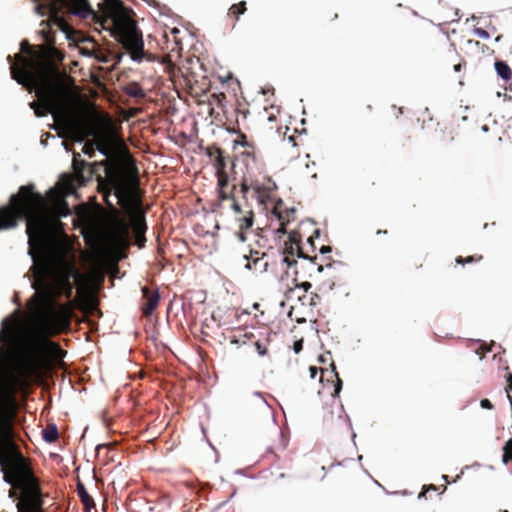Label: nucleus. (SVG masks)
I'll return each instance as SVG.
<instances>
[{
    "label": "nucleus",
    "instance_id": "c9c22d12",
    "mask_svg": "<svg viewBox=\"0 0 512 512\" xmlns=\"http://www.w3.org/2000/svg\"><path fill=\"white\" fill-rule=\"evenodd\" d=\"M255 348H256L258 354L261 356H265L268 353V349H267L266 345L260 343L259 341L255 342Z\"/></svg>",
    "mask_w": 512,
    "mask_h": 512
},
{
    "label": "nucleus",
    "instance_id": "a19ab883",
    "mask_svg": "<svg viewBox=\"0 0 512 512\" xmlns=\"http://www.w3.org/2000/svg\"><path fill=\"white\" fill-rule=\"evenodd\" d=\"M21 51L23 53L31 54L32 53V47L29 45L27 41H23L21 43Z\"/></svg>",
    "mask_w": 512,
    "mask_h": 512
},
{
    "label": "nucleus",
    "instance_id": "864d4df0",
    "mask_svg": "<svg viewBox=\"0 0 512 512\" xmlns=\"http://www.w3.org/2000/svg\"><path fill=\"white\" fill-rule=\"evenodd\" d=\"M240 137H241V141H240L239 143L244 147V144H245V143H248V142L246 141V136H245L244 134H241V136H240Z\"/></svg>",
    "mask_w": 512,
    "mask_h": 512
},
{
    "label": "nucleus",
    "instance_id": "13d9d810",
    "mask_svg": "<svg viewBox=\"0 0 512 512\" xmlns=\"http://www.w3.org/2000/svg\"><path fill=\"white\" fill-rule=\"evenodd\" d=\"M4 353H5V351H4L3 347L0 346V355L4 354Z\"/></svg>",
    "mask_w": 512,
    "mask_h": 512
},
{
    "label": "nucleus",
    "instance_id": "b1692460",
    "mask_svg": "<svg viewBox=\"0 0 512 512\" xmlns=\"http://www.w3.org/2000/svg\"><path fill=\"white\" fill-rule=\"evenodd\" d=\"M300 287L303 288L306 293H308L309 290L312 288V284L310 282L305 281L300 284ZM299 299L302 301L303 304L308 303L310 306H316L318 295L313 293L305 294L299 297Z\"/></svg>",
    "mask_w": 512,
    "mask_h": 512
},
{
    "label": "nucleus",
    "instance_id": "e2e57ef3",
    "mask_svg": "<svg viewBox=\"0 0 512 512\" xmlns=\"http://www.w3.org/2000/svg\"><path fill=\"white\" fill-rule=\"evenodd\" d=\"M500 512H508L507 510H500Z\"/></svg>",
    "mask_w": 512,
    "mask_h": 512
},
{
    "label": "nucleus",
    "instance_id": "5701e85b",
    "mask_svg": "<svg viewBox=\"0 0 512 512\" xmlns=\"http://www.w3.org/2000/svg\"><path fill=\"white\" fill-rule=\"evenodd\" d=\"M88 166H92V164H89L86 161L82 160L78 152H73L72 167L77 178H83V171Z\"/></svg>",
    "mask_w": 512,
    "mask_h": 512
},
{
    "label": "nucleus",
    "instance_id": "bb28decb",
    "mask_svg": "<svg viewBox=\"0 0 512 512\" xmlns=\"http://www.w3.org/2000/svg\"><path fill=\"white\" fill-rule=\"evenodd\" d=\"M247 10L246 2L240 1L239 3L233 4L228 10V16L233 17L236 21L239 16L244 14Z\"/></svg>",
    "mask_w": 512,
    "mask_h": 512
},
{
    "label": "nucleus",
    "instance_id": "4c0bfd02",
    "mask_svg": "<svg viewBox=\"0 0 512 512\" xmlns=\"http://www.w3.org/2000/svg\"><path fill=\"white\" fill-rule=\"evenodd\" d=\"M437 487L433 484L424 486L422 492L419 494V498L425 497L426 493L430 490L437 491Z\"/></svg>",
    "mask_w": 512,
    "mask_h": 512
},
{
    "label": "nucleus",
    "instance_id": "c756f323",
    "mask_svg": "<svg viewBox=\"0 0 512 512\" xmlns=\"http://www.w3.org/2000/svg\"><path fill=\"white\" fill-rule=\"evenodd\" d=\"M62 184L68 193H72L75 190V178L71 175H63L61 177Z\"/></svg>",
    "mask_w": 512,
    "mask_h": 512
},
{
    "label": "nucleus",
    "instance_id": "72a5a7b5",
    "mask_svg": "<svg viewBox=\"0 0 512 512\" xmlns=\"http://www.w3.org/2000/svg\"><path fill=\"white\" fill-rule=\"evenodd\" d=\"M127 92L130 96H133V97H143L144 96L142 89L137 85L130 87Z\"/></svg>",
    "mask_w": 512,
    "mask_h": 512
},
{
    "label": "nucleus",
    "instance_id": "680f3d73",
    "mask_svg": "<svg viewBox=\"0 0 512 512\" xmlns=\"http://www.w3.org/2000/svg\"><path fill=\"white\" fill-rule=\"evenodd\" d=\"M304 321H305L304 319H301V320L299 319L298 323H301V322H304Z\"/></svg>",
    "mask_w": 512,
    "mask_h": 512
},
{
    "label": "nucleus",
    "instance_id": "aec40b11",
    "mask_svg": "<svg viewBox=\"0 0 512 512\" xmlns=\"http://www.w3.org/2000/svg\"><path fill=\"white\" fill-rule=\"evenodd\" d=\"M0 343H7L13 340L16 332V320L5 318L1 323Z\"/></svg>",
    "mask_w": 512,
    "mask_h": 512
},
{
    "label": "nucleus",
    "instance_id": "20e7f679",
    "mask_svg": "<svg viewBox=\"0 0 512 512\" xmlns=\"http://www.w3.org/2000/svg\"><path fill=\"white\" fill-rule=\"evenodd\" d=\"M27 222L29 242L41 241L48 230V214L45 198L34 191V185H23L10 198V204L0 208V229L16 226L18 219Z\"/></svg>",
    "mask_w": 512,
    "mask_h": 512
},
{
    "label": "nucleus",
    "instance_id": "f3484780",
    "mask_svg": "<svg viewBox=\"0 0 512 512\" xmlns=\"http://www.w3.org/2000/svg\"><path fill=\"white\" fill-rule=\"evenodd\" d=\"M72 139L76 142H83L86 137L96 134V118L89 119L85 123L71 124Z\"/></svg>",
    "mask_w": 512,
    "mask_h": 512
},
{
    "label": "nucleus",
    "instance_id": "4468645a",
    "mask_svg": "<svg viewBox=\"0 0 512 512\" xmlns=\"http://www.w3.org/2000/svg\"><path fill=\"white\" fill-rule=\"evenodd\" d=\"M272 214L276 217L279 226L277 232L286 233L287 225L295 220L296 210L293 207H287L282 200H278L272 209Z\"/></svg>",
    "mask_w": 512,
    "mask_h": 512
},
{
    "label": "nucleus",
    "instance_id": "ddd939ff",
    "mask_svg": "<svg viewBox=\"0 0 512 512\" xmlns=\"http://www.w3.org/2000/svg\"><path fill=\"white\" fill-rule=\"evenodd\" d=\"M92 137L94 142H96L97 150L106 157L109 156L114 147L115 138L109 118L103 127H101L98 119H96V134L92 135Z\"/></svg>",
    "mask_w": 512,
    "mask_h": 512
},
{
    "label": "nucleus",
    "instance_id": "2eb2a0df",
    "mask_svg": "<svg viewBox=\"0 0 512 512\" xmlns=\"http://www.w3.org/2000/svg\"><path fill=\"white\" fill-rule=\"evenodd\" d=\"M119 178H127L130 180L135 179L138 182V179L136 176H130V175H116L115 177H113L111 179V181H107L104 178H102L101 176L98 177L99 191L103 195L104 202L110 209H112L114 211H116V208H115V205L113 204V202L110 201V196H111L112 191L115 192V183H116L117 179H119ZM114 196H116V193H114ZM115 198L117 199V197H115Z\"/></svg>",
    "mask_w": 512,
    "mask_h": 512
},
{
    "label": "nucleus",
    "instance_id": "5fc2aeb1",
    "mask_svg": "<svg viewBox=\"0 0 512 512\" xmlns=\"http://www.w3.org/2000/svg\"><path fill=\"white\" fill-rule=\"evenodd\" d=\"M307 243H309L312 247H314V240H313V236H309L307 238Z\"/></svg>",
    "mask_w": 512,
    "mask_h": 512
},
{
    "label": "nucleus",
    "instance_id": "473e14b6",
    "mask_svg": "<svg viewBox=\"0 0 512 512\" xmlns=\"http://www.w3.org/2000/svg\"><path fill=\"white\" fill-rule=\"evenodd\" d=\"M96 164H97V163H94L93 165H96ZM98 164H99L100 166L105 167V169H106V174H107V176L109 177V180H108V181H111V179L117 175V174H114V175H112V174H111V169H112V168H111V165H110V161H109L107 158H106V159H104V160H102V161H100ZM118 175H128V174H127V173H119Z\"/></svg>",
    "mask_w": 512,
    "mask_h": 512
},
{
    "label": "nucleus",
    "instance_id": "a211bd4d",
    "mask_svg": "<svg viewBox=\"0 0 512 512\" xmlns=\"http://www.w3.org/2000/svg\"><path fill=\"white\" fill-rule=\"evenodd\" d=\"M142 313L145 317L150 316L153 311L157 308L160 295L157 290H150L148 287L142 288Z\"/></svg>",
    "mask_w": 512,
    "mask_h": 512
},
{
    "label": "nucleus",
    "instance_id": "412c9836",
    "mask_svg": "<svg viewBox=\"0 0 512 512\" xmlns=\"http://www.w3.org/2000/svg\"><path fill=\"white\" fill-rule=\"evenodd\" d=\"M48 16H49L48 20H43L40 23V26L42 27L40 30V34L44 40L43 45H48L49 40H55V34H54V31L52 30V26H56V25L53 23L51 16L50 15H48Z\"/></svg>",
    "mask_w": 512,
    "mask_h": 512
},
{
    "label": "nucleus",
    "instance_id": "0eeeda50",
    "mask_svg": "<svg viewBox=\"0 0 512 512\" xmlns=\"http://www.w3.org/2000/svg\"><path fill=\"white\" fill-rule=\"evenodd\" d=\"M240 161L246 168V175L241 182V193L243 198L251 196L259 204H265L275 188L274 182L267 179V182H260L253 177L261 175L266 171L263 157L256 151L254 145L245 143L244 150L240 153Z\"/></svg>",
    "mask_w": 512,
    "mask_h": 512
},
{
    "label": "nucleus",
    "instance_id": "bf43d9fd",
    "mask_svg": "<svg viewBox=\"0 0 512 512\" xmlns=\"http://www.w3.org/2000/svg\"><path fill=\"white\" fill-rule=\"evenodd\" d=\"M377 233H378V234H380V233H384V234H386V233H387V230H384V231H382V230H378V232H377Z\"/></svg>",
    "mask_w": 512,
    "mask_h": 512
},
{
    "label": "nucleus",
    "instance_id": "09e8293b",
    "mask_svg": "<svg viewBox=\"0 0 512 512\" xmlns=\"http://www.w3.org/2000/svg\"><path fill=\"white\" fill-rule=\"evenodd\" d=\"M82 53H83V54H87V55H89V56L94 55L96 58H98V59H99V57H98L97 55H95V51L90 52V51L86 50L85 48H83V49H82ZM100 60H101V61H104V62L106 61L105 59H101V58H100Z\"/></svg>",
    "mask_w": 512,
    "mask_h": 512
},
{
    "label": "nucleus",
    "instance_id": "052dcab7",
    "mask_svg": "<svg viewBox=\"0 0 512 512\" xmlns=\"http://www.w3.org/2000/svg\"><path fill=\"white\" fill-rule=\"evenodd\" d=\"M172 32H173V33H178V32H179V30H178L177 28H174Z\"/></svg>",
    "mask_w": 512,
    "mask_h": 512
},
{
    "label": "nucleus",
    "instance_id": "1a4fd4ad",
    "mask_svg": "<svg viewBox=\"0 0 512 512\" xmlns=\"http://www.w3.org/2000/svg\"><path fill=\"white\" fill-rule=\"evenodd\" d=\"M32 90H36L40 102H31L30 107L34 110L37 117H44L52 114L56 117L66 111L69 99V90L67 87L53 86V83H39Z\"/></svg>",
    "mask_w": 512,
    "mask_h": 512
},
{
    "label": "nucleus",
    "instance_id": "a878e982",
    "mask_svg": "<svg viewBox=\"0 0 512 512\" xmlns=\"http://www.w3.org/2000/svg\"><path fill=\"white\" fill-rule=\"evenodd\" d=\"M495 69L497 71V74L504 80H510L512 77V70L508 66V64L504 61H496L495 62Z\"/></svg>",
    "mask_w": 512,
    "mask_h": 512
},
{
    "label": "nucleus",
    "instance_id": "7c9ffc66",
    "mask_svg": "<svg viewBox=\"0 0 512 512\" xmlns=\"http://www.w3.org/2000/svg\"><path fill=\"white\" fill-rule=\"evenodd\" d=\"M96 142H94V140H88L84 143V146H83V153L85 155H87L88 157L92 158L95 156V151L97 150L96 148Z\"/></svg>",
    "mask_w": 512,
    "mask_h": 512
},
{
    "label": "nucleus",
    "instance_id": "ea45409f",
    "mask_svg": "<svg viewBox=\"0 0 512 512\" xmlns=\"http://www.w3.org/2000/svg\"><path fill=\"white\" fill-rule=\"evenodd\" d=\"M136 244L141 248L146 242L145 234L135 235Z\"/></svg>",
    "mask_w": 512,
    "mask_h": 512
},
{
    "label": "nucleus",
    "instance_id": "8fccbe9b",
    "mask_svg": "<svg viewBox=\"0 0 512 512\" xmlns=\"http://www.w3.org/2000/svg\"><path fill=\"white\" fill-rule=\"evenodd\" d=\"M213 96L217 98L219 104H221L222 100L226 99V95L224 93H220L218 95L214 94Z\"/></svg>",
    "mask_w": 512,
    "mask_h": 512
},
{
    "label": "nucleus",
    "instance_id": "423d86ee",
    "mask_svg": "<svg viewBox=\"0 0 512 512\" xmlns=\"http://www.w3.org/2000/svg\"><path fill=\"white\" fill-rule=\"evenodd\" d=\"M295 252L298 257L310 259L312 261L317 259L316 254L310 256L305 253L299 241L295 236H292L291 243L289 247L285 248L284 252L274 251L273 249H269L267 251L251 249L249 254L244 256L246 260L245 267L260 275L265 273L276 274L280 268L284 267V265L289 268L296 263V260L293 257Z\"/></svg>",
    "mask_w": 512,
    "mask_h": 512
},
{
    "label": "nucleus",
    "instance_id": "9d476101",
    "mask_svg": "<svg viewBox=\"0 0 512 512\" xmlns=\"http://www.w3.org/2000/svg\"><path fill=\"white\" fill-rule=\"evenodd\" d=\"M169 73L173 83L185 89L193 97H199L210 89L209 78L205 75H198L189 67L171 65Z\"/></svg>",
    "mask_w": 512,
    "mask_h": 512
},
{
    "label": "nucleus",
    "instance_id": "79ce46f5",
    "mask_svg": "<svg viewBox=\"0 0 512 512\" xmlns=\"http://www.w3.org/2000/svg\"><path fill=\"white\" fill-rule=\"evenodd\" d=\"M480 406L484 409H489V410L494 408L493 404L491 403V401L489 399H482L480 401Z\"/></svg>",
    "mask_w": 512,
    "mask_h": 512
},
{
    "label": "nucleus",
    "instance_id": "3c124183",
    "mask_svg": "<svg viewBox=\"0 0 512 512\" xmlns=\"http://www.w3.org/2000/svg\"><path fill=\"white\" fill-rule=\"evenodd\" d=\"M465 64H466L465 62L464 63H457V64H455L454 67H453L454 71L455 72H460L462 67L465 66Z\"/></svg>",
    "mask_w": 512,
    "mask_h": 512
},
{
    "label": "nucleus",
    "instance_id": "2f4dec72",
    "mask_svg": "<svg viewBox=\"0 0 512 512\" xmlns=\"http://www.w3.org/2000/svg\"><path fill=\"white\" fill-rule=\"evenodd\" d=\"M217 184L219 189H225L228 186L229 176L226 171L216 172Z\"/></svg>",
    "mask_w": 512,
    "mask_h": 512
},
{
    "label": "nucleus",
    "instance_id": "f03ea898",
    "mask_svg": "<svg viewBox=\"0 0 512 512\" xmlns=\"http://www.w3.org/2000/svg\"><path fill=\"white\" fill-rule=\"evenodd\" d=\"M18 418V403L11 394L0 396V466L4 480L21 493L20 512H43V499L38 479L29 460L15 442L14 425Z\"/></svg>",
    "mask_w": 512,
    "mask_h": 512
},
{
    "label": "nucleus",
    "instance_id": "c03bdc74",
    "mask_svg": "<svg viewBox=\"0 0 512 512\" xmlns=\"http://www.w3.org/2000/svg\"><path fill=\"white\" fill-rule=\"evenodd\" d=\"M303 349V339L297 340L293 345L295 353H299Z\"/></svg>",
    "mask_w": 512,
    "mask_h": 512
},
{
    "label": "nucleus",
    "instance_id": "6e6552de",
    "mask_svg": "<svg viewBox=\"0 0 512 512\" xmlns=\"http://www.w3.org/2000/svg\"><path fill=\"white\" fill-rule=\"evenodd\" d=\"M117 204L130 217L131 227L135 235L145 234L147 230L145 213L137 193V181L119 178L115 183Z\"/></svg>",
    "mask_w": 512,
    "mask_h": 512
},
{
    "label": "nucleus",
    "instance_id": "58836bf2",
    "mask_svg": "<svg viewBox=\"0 0 512 512\" xmlns=\"http://www.w3.org/2000/svg\"><path fill=\"white\" fill-rule=\"evenodd\" d=\"M491 348H487L484 345H481L479 348L476 349V353L480 356V359H483L485 357L486 352L490 351Z\"/></svg>",
    "mask_w": 512,
    "mask_h": 512
},
{
    "label": "nucleus",
    "instance_id": "6ab92c4d",
    "mask_svg": "<svg viewBox=\"0 0 512 512\" xmlns=\"http://www.w3.org/2000/svg\"><path fill=\"white\" fill-rule=\"evenodd\" d=\"M112 240L119 244L126 246L129 243V225L124 220L117 219L111 228Z\"/></svg>",
    "mask_w": 512,
    "mask_h": 512
},
{
    "label": "nucleus",
    "instance_id": "f257e3e1",
    "mask_svg": "<svg viewBox=\"0 0 512 512\" xmlns=\"http://www.w3.org/2000/svg\"><path fill=\"white\" fill-rule=\"evenodd\" d=\"M81 277L73 261L62 260L53 270L47 260L37 266L31 285L35 292L26 304L32 318V337L23 363L26 375L38 376L65 366L67 352L50 338L70 330L74 304L59 303L58 299L64 296L70 300L74 290L71 279Z\"/></svg>",
    "mask_w": 512,
    "mask_h": 512
},
{
    "label": "nucleus",
    "instance_id": "6e6d98bb",
    "mask_svg": "<svg viewBox=\"0 0 512 512\" xmlns=\"http://www.w3.org/2000/svg\"><path fill=\"white\" fill-rule=\"evenodd\" d=\"M314 235H315L316 237H318V236L320 235V230H319V229H315V231H314Z\"/></svg>",
    "mask_w": 512,
    "mask_h": 512
},
{
    "label": "nucleus",
    "instance_id": "39448f33",
    "mask_svg": "<svg viewBox=\"0 0 512 512\" xmlns=\"http://www.w3.org/2000/svg\"><path fill=\"white\" fill-rule=\"evenodd\" d=\"M98 6L100 9L106 10L107 15L112 18V35L115 40L121 44L132 60L142 61L146 57L147 52L144 50L141 30L130 19L115 17L123 12V2L121 0H102Z\"/></svg>",
    "mask_w": 512,
    "mask_h": 512
},
{
    "label": "nucleus",
    "instance_id": "a18cd8bd",
    "mask_svg": "<svg viewBox=\"0 0 512 512\" xmlns=\"http://www.w3.org/2000/svg\"><path fill=\"white\" fill-rule=\"evenodd\" d=\"M307 175L311 178H317V171L315 169H310L309 164H306Z\"/></svg>",
    "mask_w": 512,
    "mask_h": 512
},
{
    "label": "nucleus",
    "instance_id": "f704fd0d",
    "mask_svg": "<svg viewBox=\"0 0 512 512\" xmlns=\"http://www.w3.org/2000/svg\"><path fill=\"white\" fill-rule=\"evenodd\" d=\"M506 382L507 385L505 387V391L507 393V399L509 400V396H511L510 393L512 392V373H507Z\"/></svg>",
    "mask_w": 512,
    "mask_h": 512
},
{
    "label": "nucleus",
    "instance_id": "49530a36",
    "mask_svg": "<svg viewBox=\"0 0 512 512\" xmlns=\"http://www.w3.org/2000/svg\"><path fill=\"white\" fill-rule=\"evenodd\" d=\"M219 198L221 200H227L230 199V196L225 192L224 189H219Z\"/></svg>",
    "mask_w": 512,
    "mask_h": 512
},
{
    "label": "nucleus",
    "instance_id": "c85d7f7f",
    "mask_svg": "<svg viewBox=\"0 0 512 512\" xmlns=\"http://www.w3.org/2000/svg\"><path fill=\"white\" fill-rule=\"evenodd\" d=\"M482 259H483V256H482V255H480V254H475V255L468 256V257L458 256V257L455 259V261H456V263H457V264L464 265V264H470V263L480 262Z\"/></svg>",
    "mask_w": 512,
    "mask_h": 512
},
{
    "label": "nucleus",
    "instance_id": "603ef678",
    "mask_svg": "<svg viewBox=\"0 0 512 512\" xmlns=\"http://www.w3.org/2000/svg\"><path fill=\"white\" fill-rule=\"evenodd\" d=\"M329 252H331V247L322 245V255L329 253Z\"/></svg>",
    "mask_w": 512,
    "mask_h": 512
},
{
    "label": "nucleus",
    "instance_id": "de8ad7c7",
    "mask_svg": "<svg viewBox=\"0 0 512 512\" xmlns=\"http://www.w3.org/2000/svg\"><path fill=\"white\" fill-rule=\"evenodd\" d=\"M310 377L315 378L318 373V368L316 366L309 367Z\"/></svg>",
    "mask_w": 512,
    "mask_h": 512
},
{
    "label": "nucleus",
    "instance_id": "7ed1b4c3",
    "mask_svg": "<svg viewBox=\"0 0 512 512\" xmlns=\"http://www.w3.org/2000/svg\"><path fill=\"white\" fill-rule=\"evenodd\" d=\"M56 40H49L48 45L39 47L38 58L26 57L18 53L14 56L15 63L11 65V77L17 83L25 87L29 92L39 83H53V86H74V79L66 70H60L58 63L64 58V54L55 47Z\"/></svg>",
    "mask_w": 512,
    "mask_h": 512
},
{
    "label": "nucleus",
    "instance_id": "f8f14e48",
    "mask_svg": "<svg viewBox=\"0 0 512 512\" xmlns=\"http://www.w3.org/2000/svg\"><path fill=\"white\" fill-rule=\"evenodd\" d=\"M248 198H251V196L243 198V204L232 198V209L235 213V221L239 228L238 237L242 242L246 241L245 231L250 229L254 223V212L251 205L248 203Z\"/></svg>",
    "mask_w": 512,
    "mask_h": 512
},
{
    "label": "nucleus",
    "instance_id": "cd10ccee",
    "mask_svg": "<svg viewBox=\"0 0 512 512\" xmlns=\"http://www.w3.org/2000/svg\"><path fill=\"white\" fill-rule=\"evenodd\" d=\"M512 461V437L503 446L502 462L508 464Z\"/></svg>",
    "mask_w": 512,
    "mask_h": 512
},
{
    "label": "nucleus",
    "instance_id": "9b49d317",
    "mask_svg": "<svg viewBox=\"0 0 512 512\" xmlns=\"http://www.w3.org/2000/svg\"><path fill=\"white\" fill-rule=\"evenodd\" d=\"M321 361L322 365L326 363L329 365V368H324L322 366V389L327 391L330 396L334 398L339 395L342 389V380L336 371L335 363L332 360V356L329 351L322 354Z\"/></svg>",
    "mask_w": 512,
    "mask_h": 512
},
{
    "label": "nucleus",
    "instance_id": "e433bc0d",
    "mask_svg": "<svg viewBox=\"0 0 512 512\" xmlns=\"http://www.w3.org/2000/svg\"><path fill=\"white\" fill-rule=\"evenodd\" d=\"M270 109L272 110L271 112H269L268 110H266V113H267V120L272 122V121H275L276 120V115L275 113L273 112L274 110L279 113V108L278 107H275V106H271Z\"/></svg>",
    "mask_w": 512,
    "mask_h": 512
},
{
    "label": "nucleus",
    "instance_id": "4d7b16f0",
    "mask_svg": "<svg viewBox=\"0 0 512 512\" xmlns=\"http://www.w3.org/2000/svg\"><path fill=\"white\" fill-rule=\"evenodd\" d=\"M501 38H502V35H498V36L495 38V41H496V42H498V41H500V40H501Z\"/></svg>",
    "mask_w": 512,
    "mask_h": 512
},
{
    "label": "nucleus",
    "instance_id": "4be33fe9",
    "mask_svg": "<svg viewBox=\"0 0 512 512\" xmlns=\"http://www.w3.org/2000/svg\"><path fill=\"white\" fill-rule=\"evenodd\" d=\"M77 494L86 509H90L94 506L93 498L88 494L84 484L80 481L77 482L76 486Z\"/></svg>",
    "mask_w": 512,
    "mask_h": 512
},
{
    "label": "nucleus",
    "instance_id": "393cba45",
    "mask_svg": "<svg viewBox=\"0 0 512 512\" xmlns=\"http://www.w3.org/2000/svg\"><path fill=\"white\" fill-rule=\"evenodd\" d=\"M43 439L48 443H54L59 438L58 428L55 424H48L42 430Z\"/></svg>",
    "mask_w": 512,
    "mask_h": 512
},
{
    "label": "nucleus",
    "instance_id": "dca6fc26",
    "mask_svg": "<svg viewBox=\"0 0 512 512\" xmlns=\"http://www.w3.org/2000/svg\"><path fill=\"white\" fill-rule=\"evenodd\" d=\"M205 153L216 172L226 171L230 162L229 156L217 145H209L205 148Z\"/></svg>",
    "mask_w": 512,
    "mask_h": 512
},
{
    "label": "nucleus",
    "instance_id": "37998d69",
    "mask_svg": "<svg viewBox=\"0 0 512 512\" xmlns=\"http://www.w3.org/2000/svg\"><path fill=\"white\" fill-rule=\"evenodd\" d=\"M475 32L479 37L483 39H488L490 37L489 33L482 28H476Z\"/></svg>",
    "mask_w": 512,
    "mask_h": 512
}]
</instances>
